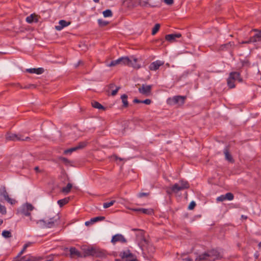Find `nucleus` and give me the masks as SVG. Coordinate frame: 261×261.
<instances>
[{
	"mask_svg": "<svg viewBox=\"0 0 261 261\" xmlns=\"http://www.w3.org/2000/svg\"><path fill=\"white\" fill-rule=\"evenodd\" d=\"M222 256L220 251L216 249H212L199 255L195 259L196 261H215L221 258Z\"/></svg>",
	"mask_w": 261,
	"mask_h": 261,
	"instance_id": "nucleus-1",
	"label": "nucleus"
},
{
	"mask_svg": "<svg viewBox=\"0 0 261 261\" xmlns=\"http://www.w3.org/2000/svg\"><path fill=\"white\" fill-rule=\"evenodd\" d=\"M137 238L138 245L141 247L143 253L145 254L146 252H147L149 254H151L154 252L155 248L148 243L142 231H140V233L137 236Z\"/></svg>",
	"mask_w": 261,
	"mask_h": 261,
	"instance_id": "nucleus-2",
	"label": "nucleus"
},
{
	"mask_svg": "<svg viewBox=\"0 0 261 261\" xmlns=\"http://www.w3.org/2000/svg\"><path fill=\"white\" fill-rule=\"evenodd\" d=\"M190 188L189 182L184 180H180L178 183H176L171 187L166 189V192L168 195L172 193H177L179 191L187 189Z\"/></svg>",
	"mask_w": 261,
	"mask_h": 261,
	"instance_id": "nucleus-3",
	"label": "nucleus"
},
{
	"mask_svg": "<svg viewBox=\"0 0 261 261\" xmlns=\"http://www.w3.org/2000/svg\"><path fill=\"white\" fill-rule=\"evenodd\" d=\"M60 216L58 214H56L54 217L49 218L47 222L44 220H40L37 222V223H40L46 228H51L58 224Z\"/></svg>",
	"mask_w": 261,
	"mask_h": 261,
	"instance_id": "nucleus-4",
	"label": "nucleus"
},
{
	"mask_svg": "<svg viewBox=\"0 0 261 261\" xmlns=\"http://www.w3.org/2000/svg\"><path fill=\"white\" fill-rule=\"evenodd\" d=\"M120 59H121L120 65H126L138 68L140 67L137 66L136 63L138 60L135 57H132L131 58H129L127 57H122L120 58Z\"/></svg>",
	"mask_w": 261,
	"mask_h": 261,
	"instance_id": "nucleus-5",
	"label": "nucleus"
},
{
	"mask_svg": "<svg viewBox=\"0 0 261 261\" xmlns=\"http://www.w3.org/2000/svg\"><path fill=\"white\" fill-rule=\"evenodd\" d=\"M87 254L96 257L105 258L107 254L103 250L94 248H88L86 251Z\"/></svg>",
	"mask_w": 261,
	"mask_h": 261,
	"instance_id": "nucleus-6",
	"label": "nucleus"
},
{
	"mask_svg": "<svg viewBox=\"0 0 261 261\" xmlns=\"http://www.w3.org/2000/svg\"><path fill=\"white\" fill-rule=\"evenodd\" d=\"M34 209V206L30 203H27L22 205L18 211L20 215L25 216H30L31 212Z\"/></svg>",
	"mask_w": 261,
	"mask_h": 261,
	"instance_id": "nucleus-7",
	"label": "nucleus"
},
{
	"mask_svg": "<svg viewBox=\"0 0 261 261\" xmlns=\"http://www.w3.org/2000/svg\"><path fill=\"white\" fill-rule=\"evenodd\" d=\"M186 97L185 96H174L172 98H170L168 99V103L170 105H182L185 103V100Z\"/></svg>",
	"mask_w": 261,
	"mask_h": 261,
	"instance_id": "nucleus-8",
	"label": "nucleus"
},
{
	"mask_svg": "<svg viewBox=\"0 0 261 261\" xmlns=\"http://www.w3.org/2000/svg\"><path fill=\"white\" fill-rule=\"evenodd\" d=\"M152 86L143 84L141 87L139 88V92L143 95H148L151 92Z\"/></svg>",
	"mask_w": 261,
	"mask_h": 261,
	"instance_id": "nucleus-9",
	"label": "nucleus"
},
{
	"mask_svg": "<svg viewBox=\"0 0 261 261\" xmlns=\"http://www.w3.org/2000/svg\"><path fill=\"white\" fill-rule=\"evenodd\" d=\"M117 242H120L121 243H126L127 242L124 236L121 234H117L114 235L111 240V242L115 244Z\"/></svg>",
	"mask_w": 261,
	"mask_h": 261,
	"instance_id": "nucleus-10",
	"label": "nucleus"
},
{
	"mask_svg": "<svg viewBox=\"0 0 261 261\" xmlns=\"http://www.w3.org/2000/svg\"><path fill=\"white\" fill-rule=\"evenodd\" d=\"M235 45L233 42H229L227 43L221 45L219 47L220 50L222 51H229L232 50Z\"/></svg>",
	"mask_w": 261,
	"mask_h": 261,
	"instance_id": "nucleus-11",
	"label": "nucleus"
},
{
	"mask_svg": "<svg viewBox=\"0 0 261 261\" xmlns=\"http://www.w3.org/2000/svg\"><path fill=\"white\" fill-rule=\"evenodd\" d=\"M6 139L10 141H20L21 135L9 133L6 135Z\"/></svg>",
	"mask_w": 261,
	"mask_h": 261,
	"instance_id": "nucleus-12",
	"label": "nucleus"
},
{
	"mask_svg": "<svg viewBox=\"0 0 261 261\" xmlns=\"http://www.w3.org/2000/svg\"><path fill=\"white\" fill-rule=\"evenodd\" d=\"M163 62L160 60H157L151 63L149 66V68L150 70L155 71L158 70L159 68V67L163 65Z\"/></svg>",
	"mask_w": 261,
	"mask_h": 261,
	"instance_id": "nucleus-13",
	"label": "nucleus"
},
{
	"mask_svg": "<svg viewBox=\"0 0 261 261\" xmlns=\"http://www.w3.org/2000/svg\"><path fill=\"white\" fill-rule=\"evenodd\" d=\"M181 37V34L180 33L171 34L166 35L165 39L170 42H173L175 41L176 38H179Z\"/></svg>",
	"mask_w": 261,
	"mask_h": 261,
	"instance_id": "nucleus-14",
	"label": "nucleus"
},
{
	"mask_svg": "<svg viewBox=\"0 0 261 261\" xmlns=\"http://www.w3.org/2000/svg\"><path fill=\"white\" fill-rule=\"evenodd\" d=\"M70 24V21H66L65 20H60L59 22V25L55 27V29L57 31L62 30L64 27L69 25Z\"/></svg>",
	"mask_w": 261,
	"mask_h": 261,
	"instance_id": "nucleus-15",
	"label": "nucleus"
},
{
	"mask_svg": "<svg viewBox=\"0 0 261 261\" xmlns=\"http://www.w3.org/2000/svg\"><path fill=\"white\" fill-rule=\"evenodd\" d=\"M27 72L30 73H35L37 74H41L43 73L44 70L43 68L40 67L38 68H29L26 69Z\"/></svg>",
	"mask_w": 261,
	"mask_h": 261,
	"instance_id": "nucleus-16",
	"label": "nucleus"
},
{
	"mask_svg": "<svg viewBox=\"0 0 261 261\" xmlns=\"http://www.w3.org/2000/svg\"><path fill=\"white\" fill-rule=\"evenodd\" d=\"M229 76L234 81L238 80L240 82H242V79L240 76V73L238 72H231L230 73Z\"/></svg>",
	"mask_w": 261,
	"mask_h": 261,
	"instance_id": "nucleus-17",
	"label": "nucleus"
},
{
	"mask_svg": "<svg viewBox=\"0 0 261 261\" xmlns=\"http://www.w3.org/2000/svg\"><path fill=\"white\" fill-rule=\"evenodd\" d=\"M134 211L137 212H140L143 214H147V215H152L153 213V210L151 208H140L135 209Z\"/></svg>",
	"mask_w": 261,
	"mask_h": 261,
	"instance_id": "nucleus-18",
	"label": "nucleus"
},
{
	"mask_svg": "<svg viewBox=\"0 0 261 261\" xmlns=\"http://www.w3.org/2000/svg\"><path fill=\"white\" fill-rule=\"evenodd\" d=\"M38 21L37 16L35 14H32L26 18V21L29 23H31L33 22H37Z\"/></svg>",
	"mask_w": 261,
	"mask_h": 261,
	"instance_id": "nucleus-19",
	"label": "nucleus"
},
{
	"mask_svg": "<svg viewBox=\"0 0 261 261\" xmlns=\"http://www.w3.org/2000/svg\"><path fill=\"white\" fill-rule=\"evenodd\" d=\"M120 255L122 259L126 258V259H128V258H131L134 257V254L130 253L129 250L121 252Z\"/></svg>",
	"mask_w": 261,
	"mask_h": 261,
	"instance_id": "nucleus-20",
	"label": "nucleus"
},
{
	"mask_svg": "<svg viewBox=\"0 0 261 261\" xmlns=\"http://www.w3.org/2000/svg\"><path fill=\"white\" fill-rule=\"evenodd\" d=\"M91 105L92 106L96 109H98L99 110H102L103 111H105L106 108L104 107L103 106H102L100 103L96 101L93 100L91 101Z\"/></svg>",
	"mask_w": 261,
	"mask_h": 261,
	"instance_id": "nucleus-21",
	"label": "nucleus"
},
{
	"mask_svg": "<svg viewBox=\"0 0 261 261\" xmlns=\"http://www.w3.org/2000/svg\"><path fill=\"white\" fill-rule=\"evenodd\" d=\"M224 153L225 155V159L228 161L230 162H233V160L231 156V155L229 153L228 149L227 148H225L224 150Z\"/></svg>",
	"mask_w": 261,
	"mask_h": 261,
	"instance_id": "nucleus-22",
	"label": "nucleus"
},
{
	"mask_svg": "<svg viewBox=\"0 0 261 261\" xmlns=\"http://www.w3.org/2000/svg\"><path fill=\"white\" fill-rule=\"evenodd\" d=\"M127 95L125 94H124L121 95V99L122 100V102L123 103L122 107L123 108H127L128 106V102L127 101Z\"/></svg>",
	"mask_w": 261,
	"mask_h": 261,
	"instance_id": "nucleus-23",
	"label": "nucleus"
},
{
	"mask_svg": "<svg viewBox=\"0 0 261 261\" xmlns=\"http://www.w3.org/2000/svg\"><path fill=\"white\" fill-rule=\"evenodd\" d=\"M33 243L32 242H28L27 243L25 244L23 246V247L21 251L18 254L17 256L15 257V258H19L20 256L24 253V252L25 251L27 248L31 246Z\"/></svg>",
	"mask_w": 261,
	"mask_h": 261,
	"instance_id": "nucleus-24",
	"label": "nucleus"
},
{
	"mask_svg": "<svg viewBox=\"0 0 261 261\" xmlns=\"http://www.w3.org/2000/svg\"><path fill=\"white\" fill-rule=\"evenodd\" d=\"M72 187V184L70 183H68L65 187L62 188V192L66 194L68 193L70 191Z\"/></svg>",
	"mask_w": 261,
	"mask_h": 261,
	"instance_id": "nucleus-25",
	"label": "nucleus"
},
{
	"mask_svg": "<svg viewBox=\"0 0 261 261\" xmlns=\"http://www.w3.org/2000/svg\"><path fill=\"white\" fill-rule=\"evenodd\" d=\"M69 202L68 198H65L59 200L58 201V203L60 205V207H62L63 205H65Z\"/></svg>",
	"mask_w": 261,
	"mask_h": 261,
	"instance_id": "nucleus-26",
	"label": "nucleus"
},
{
	"mask_svg": "<svg viewBox=\"0 0 261 261\" xmlns=\"http://www.w3.org/2000/svg\"><path fill=\"white\" fill-rule=\"evenodd\" d=\"M227 85L230 88H233L235 87L234 81L230 78L229 76L227 80Z\"/></svg>",
	"mask_w": 261,
	"mask_h": 261,
	"instance_id": "nucleus-27",
	"label": "nucleus"
},
{
	"mask_svg": "<svg viewBox=\"0 0 261 261\" xmlns=\"http://www.w3.org/2000/svg\"><path fill=\"white\" fill-rule=\"evenodd\" d=\"M86 142H81L79 143V144L74 147L75 148L76 150L80 149H82L84 148L87 145Z\"/></svg>",
	"mask_w": 261,
	"mask_h": 261,
	"instance_id": "nucleus-28",
	"label": "nucleus"
},
{
	"mask_svg": "<svg viewBox=\"0 0 261 261\" xmlns=\"http://www.w3.org/2000/svg\"><path fill=\"white\" fill-rule=\"evenodd\" d=\"M102 13L105 17H111L113 15L112 12L110 9L104 11Z\"/></svg>",
	"mask_w": 261,
	"mask_h": 261,
	"instance_id": "nucleus-29",
	"label": "nucleus"
},
{
	"mask_svg": "<svg viewBox=\"0 0 261 261\" xmlns=\"http://www.w3.org/2000/svg\"><path fill=\"white\" fill-rule=\"evenodd\" d=\"M120 61L121 59H120V58L116 60H113L111 61V63L109 64V66L112 67L116 66L118 64H120Z\"/></svg>",
	"mask_w": 261,
	"mask_h": 261,
	"instance_id": "nucleus-30",
	"label": "nucleus"
},
{
	"mask_svg": "<svg viewBox=\"0 0 261 261\" xmlns=\"http://www.w3.org/2000/svg\"><path fill=\"white\" fill-rule=\"evenodd\" d=\"M160 28V24L159 23L155 24L152 30V33H151L152 35H155L159 30Z\"/></svg>",
	"mask_w": 261,
	"mask_h": 261,
	"instance_id": "nucleus-31",
	"label": "nucleus"
},
{
	"mask_svg": "<svg viewBox=\"0 0 261 261\" xmlns=\"http://www.w3.org/2000/svg\"><path fill=\"white\" fill-rule=\"evenodd\" d=\"M115 200H111L110 202H105L103 204V206L105 208H107L112 206L115 203Z\"/></svg>",
	"mask_w": 261,
	"mask_h": 261,
	"instance_id": "nucleus-32",
	"label": "nucleus"
},
{
	"mask_svg": "<svg viewBox=\"0 0 261 261\" xmlns=\"http://www.w3.org/2000/svg\"><path fill=\"white\" fill-rule=\"evenodd\" d=\"M2 234L3 237H4L5 238H9L11 237V236H12L11 232L9 230H4L2 232Z\"/></svg>",
	"mask_w": 261,
	"mask_h": 261,
	"instance_id": "nucleus-33",
	"label": "nucleus"
},
{
	"mask_svg": "<svg viewBox=\"0 0 261 261\" xmlns=\"http://www.w3.org/2000/svg\"><path fill=\"white\" fill-rule=\"evenodd\" d=\"M70 254L72 255H76L77 256L80 255V252L74 247H72L70 249Z\"/></svg>",
	"mask_w": 261,
	"mask_h": 261,
	"instance_id": "nucleus-34",
	"label": "nucleus"
},
{
	"mask_svg": "<svg viewBox=\"0 0 261 261\" xmlns=\"http://www.w3.org/2000/svg\"><path fill=\"white\" fill-rule=\"evenodd\" d=\"M105 219V217L103 216H98L96 217H94L91 219V221L93 223L96 222L98 221H102Z\"/></svg>",
	"mask_w": 261,
	"mask_h": 261,
	"instance_id": "nucleus-35",
	"label": "nucleus"
},
{
	"mask_svg": "<svg viewBox=\"0 0 261 261\" xmlns=\"http://www.w3.org/2000/svg\"><path fill=\"white\" fill-rule=\"evenodd\" d=\"M59 160L64 163L65 165H68L70 163V161L66 158L60 156Z\"/></svg>",
	"mask_w": 261,
	"mask_h": 261,
	"instance_id": "nucleus-36",
	"label": "nucleus"
},
{
	"mask_svg": "<svg viewBox=\"0 0 261 261\" xmlns=\"http://www.w3.org/2000/svg\"><path fill=\"white\" fill-rule=\"evenodd\" d=\"M225 197L226 200H232L233 199L234 196L231 193H227L225 194Z\"/></svg>",
	"mask_w": 261,
	"mask_h": 261,
	"instance_id": "nucleus-37",
	"label": "nucleus"
},
{
	"mask_svg": "<svg viewBox=\"0 0 261 261\" xmlns=\"http://www.w3.org/2000/svg\"><path fill=\"white\" fill-rule=\"evenodd\" d=\"M98 23L100 27L106 26L108 24V22L102 19H98Z\"/></svg>",
	"mask_w": 261,
	"mask_h": 261,
	"instance_id": "nucleus-38",
	"label": "nucleus"
},
{
	"mask_svg": "<svg viewBox=\"0 0 261 261\" xmlns=\"http://www.w3.org/2000/svg\"><path fill=\"white\" fill-rule=\"evenodd\" d=\"M1 196H3L6 200L9 197L8 194L6 191L5 187H4L3 189V191L1 193Z\"/></svg>",
	"mask_w": 261,
	"mask_h": 261,
	"instance_id": "nucleus-39",
	"label": "nucleus"
},
{
	"mask_svg": "<svg viewBox=\"0 0 261 261\" xmlns=\"http://www.w3.org/2000/svg\"><path fill=\"white\" fill-rule=\"evenodd\" d=\"M74 151H76L75 148L74 147H72V148H70L69 149L64 150V154H67L69 153H71L72 152H73Z\"/></svg>",
	"mask_w": 261,
	"mask_h": 261,
	"instance_id": "nucleus-40",
	"label": "nucleus"
},
{
	"mask_svg": "<svg viewBox=\"0 0 261 261\" xmlns=\"http://www.w3.org/2000/svg\"><path fill=\"white\" fill-rule=\"evenodd\" d=\"M257 34H255L254 36H252V37H251L249 39H250V42L251 43H254V42H258V40H257L258 39V38H257L256 36H257Z\"/></svg>",
	"mask_w": 261,
	"mask_h": 261,
	"instance_id": "nucleus-41",
	"label": "nucleus"
},
{
	"mask_svg": "<svg viewBox=\"0 0 261 261\" xmlns=\"http://www.w3.org/2000/svg\"><path fill=\"white\" fill-rule=\"evenodd\" d=\"M0 213L2 214H6L7 213L6 208L0 203Z\"/></svg>",
	"mask_w": 261,
	"mask_h": 261,
	"instance_id": "nucleus-42",
	"label": "nucleus"
},
{
	"mask_svg": "<svg viewBox=\"0 0 261 261\" xmlns=\"http://www.w3.org/2000/svg\"><path fill=\"white\" fill-rule=\"evenodd\" d=\"M217 201H219V202H222V201H223L226 199V198L225 197V195H221L220 196H219L217 198Z\"/></svg>",
	"mask_w": 261,
	"mask_h": 261,
	"instance_id": "nucleus-43",
	"label": "nucleus"
},
{
	"mask_svg": "<svg viewBox=\"0 0 261 261\" xmlns=\"http://www.w3.org/2000/svg\"><path fill=\"white\" fill-rule=\"evenodd\" d=\"M253 31L257 32V33H256L257 36L256 37L258 38L257 40H258V42H261V31H257V30L256 29H254L253 30Z\"/></svg>",
	"mask_w": 261,
	"mask_h": 261,
	"instance_id": "nucleus-44",
	"label": "nucleus"
},
{
	"mask_svg": "<svg viewBox=\"0 0 261 261\" xmlns=\"http://www.w3.org/2000/svg\"><path fill=\"white\" fill-rule=\"evenodd\" d=\"M196 206V203L194 201H192L189 205L188 208L189 210H193Z\"/></svg>",
	"mask_w": 261,
	"mask_h": 261,
	"instance_id": "nucleus-45",
	"label": "nucleus"
},
{
	"mask_svg": "<svg viewBox=\"0 0 261 261\" xmlns=\"http://www.w3.org/2000/svg\"><path fill=\"white\" fill-rule=\"evenodd\" d=\"M149 195V193H144V192H141L139 193L138 195V196L139 198H142L144 196H148Z\"/></svg>",
	"mask_w": 261,
	"mask_h": 261,
	"instance_id": "nucleus-46",
	"label": "nucleus"
},
{
	"mask_svg": "<svg viewBox=\"0 0 261 261\" xmlns=\"http://www.w3.org/2000/svg\"><path fill=\"white\" fill-rule=\"evenodd\" d=\"M120 88V87H117L115 90L112 91L111 95L112 96H115V95H116Z\"/></svg>",
	"mask_w": 261,
	"mask_h": 261,
	"instance_id": "nucleus-47",
	"label": "nucleus"
},
{
	"mask_svg": "<svg viewBox=\"0 0 261 261\" xmlns=\"http://www.w3.org/2000/svg\"><path fill=\"white\" fill-rule=\"evenodd\" d=\"M164 2L168 5H172L174 3V0H164Z\"/></svg>",
	"mask_w": 261,
	"mask_h": 261,
	"instance_id": "nucleus-48",
	"label": "nucleus"
},
{
	"mask_svg": "<svg viewBox=\"0 0 261 261\" xmlns=\"http://www.w3.org/2000/svg\"><path fill=\"white\" fill-rule=\"evenodd\" d=\"M151 101L149 99H146L145 100H142V103H145L146 105H150L151 103Z\"/></svg>",
	"mask_w": 261,
	"mask_h": 261,
	"instance_id": "nucleus-49",
	"label": "nucleus"
},
{
	"mask_svg": "<svg viewBox=\"0 0 261 261\" xmlns=\"http://www.w3.org/2000/svg\"><path fill=\"white\" fill-rule=\"evenodd\" d=\"M31 140V138L29 137H27L24 138H23L22 137V136H21V139L20 140V141H29Z\"/></svg>",
	"mask_w": 261,
	"mask_h": 261,
	"instance_id": "nucleus-50",
	"label": "nucleus"
},
{
	"mask_svg": "<svg viewBox=\"0 0 261 261\" xmlns=\"http://www.w3.org/2000/svg\"><path fill=\"white\" fill-rule=\"evenodd\" d=\"M6 200H7L8 202L10 203H11V204H13V203H14V202H15V200H14L12 199H11V198H10V197H9L8 199H6Z\"/></svg>",
	"mask_w": 261,
	"mask_h": 261,
	"instance_id": "nucleus-51",
	"label": "nucleus"
},
{
	"mask_svg": "<svg viewBox=\"0 0 261 261\" xmlns=\"http://www.w3.org/2000/svg\"><path fill=\"white\" fill-rule=\"evenodd\" d=\"M133 102L134 103H142V100H139L137 98H135L133 100Z\"/></svg>",
	"mask_w": 261,
	"mask_h": 261,
	"instance_id": "nucleus-52",
	"label": "nucleus"
},
{
	"mask_svg": "<svg viewBox=\"0 0 261 261\" xmlns=\"http://www.w3.org/2000/svg\"><path fill=\"white\" fill-rule=\"evenodd\" d=\"M34 170L35 171L37 172V173H39V172H41V170L39 169V167L38 166H36L34 168Z\"/></svg>",
	"mask_w": 261,
	"mask_h": 261,
	"instance_id": "nucleus-53",
	"label": "nucleus"
},
{
	"mask_svg": "<svg viewBox=\"0 0 261 261\" xmlns=\"http://www.w3.org/2000/svg\"><path fill=\"white\" fill-rule=\"evenodd\" d=\"M83 64V62L82 61H79L75 65V67H78L79 65H80L81 64Z\"/></svg>",
	"mask_w": 261,
	"mask_h": 261,
	"instance_id": "nucleus-54",
	"label": "nucleus"
},
{
	"mask_svg": "<svg viewBox=\"0 0 261 261\" xmlns=\"http://www.w3.org/2000/svg\"><path fill=\"white\" fill-rule=\"evenodd\" d=\"M92 223H93V222L91 221V219L90 221H86L85 222V225L86 226H89L90 224H92Z\"/></svg>",
	"mask_w": 261,
	"mask_h": 261,
	"instance_id": "nucleus-55",
	"label": "nucleus"
},
{
	"mask_svg": "<svg viewBox=\"0 0 261 261\" xmlns=\"http://www.w3.org/2000/svg\"><path fill=\"white\" fill-rule=\"evenodd\" d=\"M148 4V3L145 1L140 3V5L143 6H145Z\"/></svg>",
	"mask_w": 261,
	"mask_h": 261,
	"instance_id": "nucleus-56",
	"label": "nucleus"
},
{
	"mask_svg": "<svg viewBox=\"0 0 261 261\" xmlns=\"http://www.w3.org/2000/svg\"><path fill=\"white\" fill-rule=\"evenodd\" d=\"M250 39H249L247 41H242L241 42L242 44H249L250 43Z\"/></svg>",
	"mask_w": 261,
	"mask_h": 261,
	"instance_id": "nucleus-57",
	"label": "nucleus"
},
{
	"mask_svg": "<svg viewBox=\"0 0 261 261\" xmlns=\"http://www.w3.org/2000/svg\"><path fill=\"white\" fill-rule=\"evenodd\" d=\"M35 88V86L34 85H30L29 86H26L24 87V88Z\"/></svg>",
	"mask_w": 261,
	"mask_h": 261,
	"instance_id": "nucleus-58",
	"label": "nucleus"
},
{
	"mask_svg": "<svg viewBox=\"0 0 261 261\" xmlns=\"http://www.w3.org/2000/svg\"><path fill=\"white\" fill-rule=\"evenodd\" d=\"M113 156L115 158V160H119L120 161H122V160H123V159H121V158H118V157L117 156H116V155H114Z\"/></svg>",
	"mask_w": 261,
	"mask_h": 261,
	"instance_id": "nucleus-59",
	"label": "nucleus"
},
{
	"mask_svg": "<svg viewBox=\"0 0 261 261\" xmlns=\"http://www.w3.org/2000/svg\"><path fill=\"white\" fill-rule=\"evenodd\" d=\"M184 261H193L192 259H191L190 258H186L184 259Z\"/></svg>",
	"mask_w": 261,
	"mask_h": 261,
	"instance_id": "nucleus-60",
	"label": "nucleus"
},
{
	"mask_svg": "<svg viewBox=\"0 0 261 261\" xmlns=\"http://www.w3.org/2000/svg\"><path fill=\"white\" fill-rule=\"evenodd\" d=\"M53 259V256H49L48 257V259L46 261H51Z\"/></svg>",
	"mask_w": 261,
	"mask_h": 261,
	"instance_id": "nucleus-61",
	"label": "nucleus"
},
{
	"mask_svg": "<svg viewBox=\"0 0 261 261\" xmlns=\"http://www.w3.org/2000/svg\"><path fill=\"white\" fill-rule=\"evenodd\" d=\"M25 261H35L34 259L31 257L25 260Z\"/></svg>",
	"mask_w": 261,
	"mask_h": 261,
	"instance_id": "nucleus-62",
	"label": "nucleus"
},
{
	"mask_svg": "<svg viewBox=\"0 0 261 261\" xmlns=\"http://www.w3.org/2000/svg\"><path fill=\"white\" fill-rule=\"evenodd\" d=\"M149 6L151 7H158L159 6L158 5H150V4H149Z\"/></svg>",
	"mask_w": 261,
	"mask_h": 261,
	"instance_id": "nucleus-63",
	"label": "nucleus"
},
{
	"mask_svg": "<svg viewBox=\"0 0 261 261\" xmlns=\"http://www.w3.org/2000/svg\"><path fill=\"white\" fill-rule=\"evenodd\" d=\"M114 85L113 84H111L110 85V88H113L114 87Z\"/></svg>",
	"mask_w": 261,
	"mask_h": 261,
	"instance_id": "nucleus-64",
	"label": "nucleus"
}]
</instances>
